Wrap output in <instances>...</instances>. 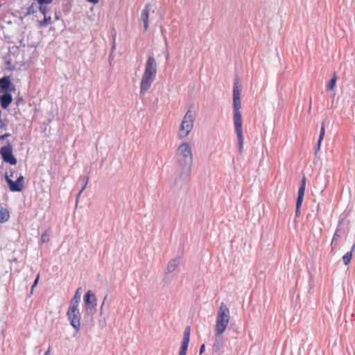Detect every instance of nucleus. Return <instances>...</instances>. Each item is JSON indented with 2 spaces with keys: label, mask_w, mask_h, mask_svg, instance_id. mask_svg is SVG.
I'll return each instance as SVG.
<instances>
[{
  "label": "nucleus",
  "mask_w": 355,
  "mask_h": 355,
  "mask_svg": "<svg viewBox=\"0 0 355 355\" xmlns=\"http://www.w3.org/2000/svg\"><path fill=\"white\" fill-rule=\"evenodd\" d=\"M89 2H91L94 4H96L98 3L99 0H87Z\"/></svg>",
  "instance_id": "36"
},
{
  "label": "nucleus",
  "mask_w": 355,
  "mask_h": 355,
  "mask_svg": "<svg viewBox=\"0 0 355 355\" xmlns=\"http://www.w3.org/2000/svg\"><path fill=\"white\" fill-rule=\"evenodd\" d=\"M324 135H325V130H324V123L323 122L321 125L318 144L315 146V153H317L320 149L321 143L324 139Z\"/></svg>",
  "instance_id": "17"
},
{
  "label": "nucleus",
  "mask_w": 355,
  "mask_h": 355,
  "mask_svg": "<svg viewBox=\"0 0 355 355\" xmlns=\"http://www.w3.org/2000/svg\"><path fill=\"white\" fill-rule=\"evenodd\" d=\"M223 344L222 340V337L218 336L215 339L213 345H212V350L214 352L220 355L223 353Z\"/></svg>",
  "instance_id": "15"
},
{
  "label": "nucleus",
  "mask_w": 355,
  "mask_h": 355,
  "mask_svg": "<svg viewBox=\"0 0 355 355\" xmlns=\"http://www.w3.org/2000/svg\"><path fill=\"white\" fill-rule=\"evenodd\" d=\"M37 6L33 3L31 6H29L26 9V15H30L36 12Z\"/></svg>",
  "instance_id": "23"
},
{
  "label": "nucleus",
  "mask_w": 355,
  "mask_h": 355,
  "mask_svg": "<svg viewBox=\"0 0 355 355\" xmlns=\"http://www.w3.org/2000/svg\"><path fill=\"white\" fill-rule=\"evenodd\" d=\"M205 345L204 344H202L200 347V354H202L204 352H205Z\"/></svg>",
  "instance_id": "30"
},
{
  "label": "nucleus",
  "mask_w": 355,
  "mask_h": 355,
  "mask_svg": "<svg viewBox=\"0 0 355 355\" xmlns=\"http://www.w3.org/2000/svg\"><path fill=\"white\" fill-rule=\"evenodd\" d=\"M189 339H190V327H187V328L184 331V333L183 339H182V341L181 343V347H180V349L178 355H186L187 354V349H188L189 343Z\"/></svg>",
  "instance_id": "11"
},
{
  "label": "nucleus",
  "mask_w": 355,
  "mask_h": 355,
  "mask_svg": "<svg viewBox=\"0 0 355 355\" xmlns=\"http://www.w3.org/2000/svg\"><path fill=\"white\" fill-rule=\"evenodd\" d=\"M150 10L151 5L150 3H147L145 5L141 12V20L144 24V32H147L148 29V19Z\"/></svg>",
  "instance_id": "13"
},
{
  "label": "nucleus",
  "mask_w": 355,
  "mask_h": 355,
  "mask_svg": "<svg viewBox=\"0 0 355 355\" xmlns=\"http://www.w3.org/2000/svg\"><path fill=\"white\" fill-rule=\"evenodd\" d=\"M83 193V191L80 190L79 191V193H78L77 196H76V204L77 205L78 203V201H79V198L80 197V195L81 193Z\"/></svg>",
  "instance_id": "32"
},
{
  "label": "nucleus",
  "mask_w": 355,
  "mask_h": 355,
  "mask_svg": "<svg viewBox=\"0 0 355 355\" xmlns=\"http://www.w3.org/2000/svg\"><path fill=\"white\" fill-rule=\"evenodd\" d=\"M230 320V309L222 302L216 317L214 334L216 337L220 336L225 332Z\"/></svg>",
  "instance_id": "4"
},
{
  "label": "nucleus",
  "mask_w": 355,
  "mask_h": 355,
  "mask_svg": "<svg viewBox=\"0 0 355 355\" xmlns=\"http://www.w3.org/2000/svg\"><path fill=\"white\" fill-rule=\"evenodd\" d=\"M175 161L177 171L182 180L188 178L193 165L192 147L188 142L181 143L175 150Z\"/></svg>",
  "instance_id": "1"
},
{
  "label": "nucleus",
  "mask_w": 355,
  "mask_h": 355,
  "mask_svg": "<svg viewBox=\"0 0 355 355\" xmlns=\"http://www.w3.org/2000/svg\"><path fill=\"white\" fill-rule=\"evenodd\" d=\"M340 237V235L338 234V231H336L334 236H333V238H332V240H331V246H333L334 245H336V241H337V239Z\"/></svg>",
  "instance_id": "26"
},
{
  "label": "nucleus",
  "mask_w": 355,
  "mask_h": 355,
  "mask_svg": "<svg viewBox=\"0 0 355 355\" xmlns=\"http://www.w3.org/2000/svg\"><path fill=\"white\" fill-rule=\"evenodd\" d=\"M46 234H43L42 235V237H41V242H42V243H45V242L46 241Z\"/></svg>",
  "instance_id": "33"
},
{
  "label": "nucleus",
  "mask_w": 355,
  "mask_h": 355,
  "mask_svg": "<svg viewBox=\"0 0 355 355\" xmlns=\"http://www.w3.org/2000/svg\"><path fill=\"white\" fill-rule=\"evenodd\" d=\"M157 73V64L156 60L153 56H148L139 84V94L141 96H144L150 89L152 84L155 80Z\"/></svg>",
  "instance_id": "3"
},
{
  "label": "nucleus",
  "mask_w": 355,
  "mask_h": 355,
  "mask_svg": "<svg viewBox=\"0 0 355 355\" xmlns=\"http://www.w3.org/2000/svg\"><path fill=\"white\" fill-rule=\"evenodd\" d=\"M96 302L95 293L92 291H88L84 296V307L88 314H94L96 311Z\"/></svg>",
  "instance_id": "7"
},
{
  "label": "nucleus",
  "mask_w": 355,
  "mask_h": 355,
  "mask_svg": "<svg viewBox=\"0 0 355 355\" xmlns=\"http://www.w3.org/2000/svg\"><path fill=\"white\" fill-rule=\"evenodd\" d=\"M180 261L178 259L171 260L167 265V271L168 273L173 272L178 266Z\"/></svg>",
  "instance_id": "19"
},
{
  "label": "nucleus",
  "mask_w": 355,
  "mask_h": 355,
  "mask_svg": "<svg viewBox=\"0 0 355 355\" xmlns=\"http://www.w3.org/2000/svg\"><path fill=\"white\" fill-rule=\"evenodd\" d=\"M194 120L192 111L189 110L184 114L177 131V137L179 139L183 140L187 138L193 128Z\"/></svg>",
  "instance_id": "5"
},
{
  "label": "nucleus",
  "mask_w": 355,
  "mask_h": 355,
  "mask_svg": "<svg viewBox=\"0 0 355 355\" xmlns=\"http://www.w3.org/2000/svg\"><path fill=\"white\" fill-rule=\"evenodd\" d=\"M336 80H337L336 73H334V75H333L332 78H331L330 81L329 82L327 87V89L328 91H331L335 87Z\"/></svg>",
  "instance_id": "22"
},
{
  "label": "nucleus",
  "mask_w": 355,
  "mask_h": 355,
  "mask_svg": "<svg viewBox=\"0 0 355 355\" xmlns=\"http://www.w3.org/2000/svg\"><path fill=\"white\" fill-rule=\"evenodd\" d=\"M355 249V243L352 245V249L350 251L347 252L343 257V261L345 266H347L352 259V253L353 251Z\"/></svg>",
  "instance_id": "20"
},
{
  "label": "nucleus",
  "mask_w": 355,
  "mask_h": 355,
  "mask_svg": "<svg viewBox=\"0 0 355 355\" xmlns=\"http://www.w3.org/2000/svg\"><path fill=\"white\" fill-rule=\"evenodd\" d=\"M40 12L44 16L47 15L48 10L46 6L44 5H40L39 7Z\"/></svg>",
  "instance_id": "25"
},
{
  "label": "nucleus",
  "mask_w": 355,
  "mask_h": 355,
  "mask_svg": "<svg viewBox=\"0 0 355 355\" xmlns=\"http://www.w3.org/2000/svg\"><path fill=\"white\" fill-rule=\"evenodd\" d=\"M53 21L51 19V16L44 15V19L39 21V26L40 27H45L48 26L49 24H53Z\"/></svg>",
  "instance_id": "21"
},
{
  "label": "nucleus",
  "mask_w": 355,
  "mask_h": 355,
  "mask_svg": "<svg viewBox=\"0 0 355 355\" xmlns=\"http://www.w3.org/2000/svg\"><path fill=\"white\" fill-rule=\"evenodd\" d=\"M10 133H6V134H4V135H1V136L0 137V139H5L6 137H10Z\"/></svg>",
  "instance_id": "34"
},
{
  "label": "nucleus",
  "mask_w": 355,
  "mask_h": 355,
  "mask_svg": "<svg viewBox=\"0 0 355 355\" xmlns=\"http://www.w3.org/2000/svg\"><path fill=\"white\" fill-rule=\"evenodd\" d=\"M50 352H51V346H49L48 350L44 353V355H51Z\"/></svg>",
  "instance_id": "35"
},
{
  "label": "nucleus",
  "mask_w": 355,
  "mask_h": 355,
  "mask_svg": "<svg viewBox=\"0 0 355 355\" xmlns=\"http://www.w3.org/2000/svg\"><path fill=\"white\" fill-rule=\"evenodd\" d=\"M104 306H105V303L104 302H103L101 306V308H100V315L102 317L103 314V309H104Z\"/></svg>",
  "instance_id": "29"
},
{
  "label": "nucleus",
  "mask_w": 355,
  "mask_h": 355,
  "mask_svg": "<svg viewBox=\"0 0 355 355\" xmlns=\"http://www.w3.org/2000/svg\"><path fill=\"white\" fill-rule=\"evenodd\" d=\"M10 218L8 210L0 205V223L8 221Z\"/></svg>",
  "instance_id": "18"
},
{
  "label": "nucleus",
  "mask_w": 355,
  "mask_h": 355,
  "mask_svg": "<svg viewBox=\"0 0 355 355\" xmlns=\"http://www.w3.org/2000/svg\"><path fill=\"white\" fill-rule=\"evenodd\" d=\"M6 181L9 185L10 190L12 192L21 191L24 187V177L20 175L16 181H13L10 179V176L6 173L5 175Z\"/></svg>",
  "instance_id": "9"
},
{
  "label": "nucleus",
  "mask_w": 355,
  "mask_h": 355,
  "mask_svg": "<svg viewBox=\"0 0 355 355\" xmlns=\"http://www.w3.org/2000/svg\"><path fill=\"white\" fill-rule=\"evenodd\" d=\"M306 188V179L305 177H303L301 180V185L298 190L297 193V198L296 202V209H295V215L298 216L300 215V209L302 206L303 198L304 196Z\"/></svg>",
  "instance_id": "10"
},
{
  "label": "nucleus",
  "mask_w": 355,
  "mask_h": 355,
  "mask_svg": "<svg viewBox=\"0 0 355 355\" xmlns=\"http://www.w3.org/2000/svg\"><path fill=\"white\" fill-rule=\"evenodd\" d=\"M241 90V87L239 85L238 80H236L234 83L233 87V120L234 130L238 139V152L239 154L242 153L244 144L243 122L241 112V102L240 96Z\"/></svg>",
  "instance_id": "2"
},
{
  "label": "nucleus",
  "mask_w": 355,
  "mask_h": 355,
  "mask_svg": "<svg viewBox=\"0 0 355 355\" xmlns=\"http://www.w3.org/2000/svg\"><path fill=\"white\" fill-rule=\"evenodd\" d=\"M15 90V86L11 83L9 76H3L0 78V93L12 92Z\"/></svg>",
  "instance_id": "12"
},
{
  "label": "nucleus",
  "mask_w": 355,
  "mask_h": 355,
  "mask_svg": "<svg viewBox=\"0 0 355 355\" xmlns=\"http://www.w3.org/2000/svg\"><path fill=\"white\" fill-rule=\"evenodd\" d=\"M6 126V124L3 121V120L1 119V116L0 117V128L1 129H3Z\"/></svg>",
  "instance_id": "31"
},
{
  "label": "nucleus",
  "mask_w": 355,
  "mask_h": 355,
  "mask_svg": "<svg viewBox=\"0 0 355 355\" xmlns=\"http://www.w3.org/2000/svg\"><path fill=\"white\" fill-rule=\"evenodd\" d=\"M107 295H105L104 297V299H103V302H104L105 304V301H107Z\"/></svg>",
  "instance_id": "38"
},
{
  "label": "nucleus",
  "mask_w": 355,
  "mask_h": 355,
  "mask_svg": "<svg viewBox=\"0 0 355 355\" xmlns=\"http://www.w3.org/2000/svg\"><path fill=\"white\" fill-rule=\"evenodd\" d=\"M55 20L60 19V17L57 15V13H55Z\"/></svg>",
  "instance_id": "37"
},
{
  "label": "nucleus",
  "mask_w": 355,
  "mask_h": 355,
  "mask_svg": "<svg viewBox=\"0 0 355 355\" xmlns=\"http://www.w3.org/2000/svg\"><path fill=\"white\" fill-rule=\"evenodd\" d=\"M80 290H81V288H78L76 290V291L74 294V296L70 301L69 306H78L79 303L80 302V297H81Z\"/></svg>",
  "instance_id": "16"
},
{
  "label": "nucleus",
  "mask_w": 355,
  "mask_h": 355,
  "mask_svg": "<svg viewBox=\"0 0 355 355\" xmlns=\"http://www.w3.org/2000/svg\"><path fill=\"white\" fill-rule=\"evenodd\" d=\"M88 182H89L88 176H84L82 178V182H83V187L81 189L82 191H83L86 189Z\"/></svg>",
  "instance_id": "24"
},
{
  "label": "nucleus",
  "mask_w": 355,
  "mask_h": 355,
  "mask_svg": "<svg viewBox=\"0 0 355 355\" xmlns=\"http://www.w3.org/2000/svg\"><path fill=\"white\" fill-rule=\"evenodd\" d=\"M98 324L101 328H102V329L105 328L107 324L105 318H103L102 319L99 320Z\"/></svg>",
  "instance_id": "27"
},
{
  "label": "nucleus",
  "mask_w": 355,
  "mask_h": 355,
  "mask_svg": "<svg viewBox=\"0 0 355 355\" xmlns=\"http://www.w3.org/2000/svg\"><path fill=\"white\" fill-rule=\"evenodd\" d=\"M39 279H40V275H37L36 279L34 281L33 284L32 285V287H31L32 291L33 290L34 287L37 284Z\"/></svg>",
  "instance_id": "28"
},
{
  "label": "nucleus",
  "mask_w": 355,
  "mask_h": 355,
  "mask_svg": "<svg viewBox=\"0 0 355 355\" xmlns=\"http://www.w3.org/2000/svg\"><path fill=\"white\" fill-rule=\"evenodd\" d=\"M12 101V96L10 92L0 93V103L3 109H7Z\"/></svg>",
  "instance_id": "14"
},
{
  "label": "nucleus",
  "mask_w": 355,
  "mask_h": 355,
  "mask_svg": "<svg viewBox=\"0 0 355 355\" xmlns=\"http://www.w3.org/2000/svg\"><path fill=\"white\" fill-rule=\"evenodd\" d=\"M0 154L3 162L9 163L11 165H15L17 164V159L12 154V147L10 143H8L6 146L1 148Z\"/></svg>",
  "instance_id": "8"
},
{
  "label": "nucleus",
  "mask_w": 355,
  "mask_h": 355,
  "mask_svg": "<svg viewBox=\"0 0 355 355\" xmlns=\"http://www.w3.org/2000/svg\"><path fill=\"white\" fill-rule=\"evenodd\" d=\"M67 319L76 333L80 330V312L78 306H69L67 312Z\"/></svg>",
  "instance_id": "6"
}]
</instances>
